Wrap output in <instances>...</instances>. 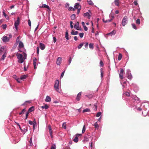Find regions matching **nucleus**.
<instances>
[{"mask_svg": "<svg viewBox=\"0 0 149 149\" xmlns=\"http://www.w3.org/2000/svg\"><path fill=\"white\" fill-rule=\"evenodd\" d=\"M128 106L130 107H134L135 110L139 111H141L143 107L147 109L145 107L148 106V104L147 103H143L141 104L139 99L137 97L136 95H132L130 97L126 99Z\"/></svg>", "mask_w": 149, "mask_h": 149, "instance_id": "1", "label": "nucleus"}, {"mask_svg": "<svg viewBox=\"0 0 149 149\" xmlns=\"http://www.w3.org/2000/svg\"><path fill=\"white\" fill-rule=\"evenodd\" d=\"M17 58L18 59V62L19 63H22L26 59L23 57L22 54L19 53H17L16 54Z\"/></svg>", "mask_w": 149, "mask_h": 149, "instance_id": "2", "label": "nucleus"}, {"mask_svg": "<svg viewBox=\"0 0 149 149\" xmlns=\"http://www.w3.org/2000/svg\"><path fill=\"white\" fill-rule=\"evenodd\" d=\"M128 18L127 16H125L122 19L121 24L123 26H125L128 22Z\"/></svg>", "mask_w": 149, "mask_h": 149, "instance_id": "3", "label": "nucleus"}, {"mask_svg": "<svg viewBox=\"0 0 149 149\" xmlns=\"http://www.w3.org/2000/svg\"><path fill=\"white\" fill-rule=\"evenodd\" d=\"M59 82L58 80H56L55 81L54 87L55 90L59 93H60L59 89Z\"/></svg>", "mask_w": 149, "mask_h": 149, "instance_id": "4", "label": "nucleus"}, {"mask_svg": "<svg viewBox=\"0 0 149 149\" xmlns=\"http://www.w3.org/2000/svg\"><path fill=\"white\" fill-rule=\"evenodd\" d=\"M120 83L123 87V89L124 92L125 90L127 89V81H121Z\"/></svg>", "mask_w": 149, "mask_h": 149, "instance_id": "5", "label": "nucleus"}, {"mask_svg": "<svg viewBox=\"0 0 149 149\" xmlns=\"http://www.w3.org/2000/svg\"><path fill=\"white\" fill-rule=\"evenodd\" d=\"M20 19L19 17H18L16 21H15L14 23V26L16 30L17 31L18 29V26L19 24Z\"/></svg>", "mask_w": 149, "mask_h": 149, "instance_id": "6", "label": "nucleus"}, {"mask_svg": "<svg viewBox=\"0 0 149 149\" xmlns=\"http://www.w3.org/2000/svg\"><path fill=\"white\" fill-rule=\"evenodd\" d=\"M88 12H87L86 13H85L84 14V16L85 17H86L88 19H90L91 17V16L92 15V13H91L90 11L89 10H88Z\"/></svg>", "mask_w": 149, "mask_h": 149, "instance_id": "7", "label": "nucleus"}, {"mask_svg": "<svg viewBox=\"0 0 149 149\" xmlns=\"http://www.w3.org/2000/svg\"><path fill=\"white\" fill-rule=\"evenodd\" d=\"M91 137L88 135L86 134L84 136V139L83 140L84 143H85L89 140V139Z\"/></svg>", "mask_w": 149, "mask_h": 149, "instance_id": "8", "label": "nucleus"}, {"mask_svg": "<svg viewBox=\"0 0 149 149\" xmlns=\"http://www.w3.org/2000/svg\"><path fill=\"white\" fill-rule=\"evenodd\" d=\"M127 78L130 79H131L132 78V75L131 73L130 70L127 69Z\"/></svg>", "mask_w": 149, "mask_h": 149, "instance_id": "9", "label": "nucleus"}, {"mask_svg": "<svg viewBox=\"0 0 149 149\" xmlns=\"http://www.w3.org/2000/svg\"><path fill=\"white\" fill-rule=\"evenodd\" d=\"M2 40L4 42H8L10 40V38L6 36H3L2 37Z\"/></svg>", "mask_w": 149, "mask_h": 149, "instance_id": "10", "label": "nucleus"}, {"mask_svg": "<svg viewBox=\"0 0 149 149\" xmlns=\"http://www.w3.org/2000/svg\"><path fill=\"white\" fill-rule=\"evenodd\" d=\"M62 61V59L61 57H59L58 58L56 62L57 65H60Z\"/></svg>", "mask_w": 149, "mask_h": 149, "instance_id": "11", "label": "nucleus"}, {"mask_svg": "<svg viewBox=\"0 0 149 149\" xmlns=\"http://www.w3.org/2000/svg\"><path fill=\"white\" fill-rule=\"evenodd\" d=\"M3 53V55L1 58H0V60L1 61H3L4 60L5 57H6L7 53L6 50H5V51Z\"/></svg>", "mask_w": 149, "mask_h": 149, "instance_id": "12", "label": "nucleus"}, {"mask_svg": "<svg viewBox=\"0 0 149 149\" xmlns=\"http://www.w3.org/2000/svg\"><path fill=\"white\" fill-rule=\"evenodd\" d=\"M124 72V70L123 68L120 69V73L119 74L120 78L122 79L123 78V73Z\"/></svg>", "mask_w": 149, "mask_h": 149, "instance_id": "13", "label": "nucleus"}, {"mask_svg": "<svg viewBox=\"0 0 149 149\" xmlns=\"http://www.w3.org/2000/svg\"><path fill=\"white\" fill-rule=\"evenodd\" d=\"M111 18L110 19H107L106 20H105L104 19H103V21L104 22L106 23L108 22H111L112 19H113L114 18V17L113 16H111Z\"/></svg>", "mask_w": 149, "mask_h": 149, "instance_id": "14", "label": "nucleus"}, {"mask_svg": "<svg viewBox=\"0 0 149 149\" xmlns=\"http://www.w3.org/2000/svg\"><path fill=\"white\" fill-rule=\"evenodd\" d=\"M5 50H6V47L5 46H3L0 48V56H1L3 53H4Z\"/></svg>", "mask_w": 149, "mask_h": 149, "instance_id": "15", "label": "nucleus"}, {"mask_svg": "<svg viewBox=\"0 0 149 149\" xmlns=\"http://www.w3.org/2000/svg\"><path fill=\"white\" fill-rule=\"evenodd\" d=\"M116 30H113L111 32L109 33H107V35H109L110 36H112L115 35L116 33Z\"/></svg>", "mask_w": 149, "mask_h": 149, "instance_id": "16", "label": "nucleus"}, {"mask_svg": "<svg viewBox=\"0 0 149 149\" xmlns=\"http://www.w3.org/2000/svg\"><path fill=\"white\" fill-rule=\"evenodd\" d=\"M81 92H80L78 94H77V97L76 98V100L79 101L80 100L81 97Z\"/></svg>", "mask_w": 149, "mask_h": 149, "instance_id": "17", "label": "nucleus"}, {"mask_svg": "<svg viewBox=\"0 0 149 149\" xmlns=\"http://www.w3.org/2000/svg\"><path fill=\"white\" fill-rule=\"evenodd\" d=\"M48 128H49V132L50 133V136H51V138H52V128L50 126V125H49L48 126Z\"/></svg>", "mask_w": 149, "mask_h": 149, "instance_id": "18", "label": "nucleus"}, {"mask_svg": "<svg viewBox=\"0 0 149 149\" xmlns=\"http://www.w3.org/2000/svg\"><path fill=\"white\" fill-rule=\"evenodd\" d=\"M80 6H81L79 5V3H76L74 6V7L75 9L79 8V7L80 8Z\"/></svg>", "mask_w": 149, "mask_h": 149, "instance_id": "19", "label": "nucleus"}, {"mask_svg": "<svg viewBox=\"0 0 149 149\" xmlns=\"http://www.w3.org/2000/svg\"><path fill=\"white\" fill-rule=\"evenodd\" d=\"M51 98L49 96L47 95L46 97L45 101L46 102H50L51 101Z\"/></svg>", "mask_w": 149, "mask_h": 149, "instance_id": "20", "label": "nucleus"}, {"mask_svg": "<svg viewBox=\"0 0 149 149\" xmlns=\"http://www.w3.org/2000/svg\"><path fill=\"white\" fill-rule=\"evenodd\" d=\"M40 49L42 50H44L45 48V45L41 43H40Z\"/></svg>", "mask_w": 149, "mask_h": 149, "instance_id": "21", "label": "nucleus"}, {"mask_svg": "<svg viewBox=\"0 0 149 149\" xmlns=\"http://www.w3.org/2000/svg\"><path fill=\"white\" fill-rule=\"evenodd\" d=\"M24 47V45L22 41H20L19 42L18 47L20 48H22Z\"/></svg>", "mask_w": 149, "mask_h": 149, "instance_id": "22", "label": "nucleus"}, {"mask_svg": "<svg viewBox=\"0 0 149 149\" xmlns=\"http://www.w3.org/2000/svg\"><path fill=\"white\" fill-rule=\"evenodd\" d=\"M74 28L76 30L77 29H78V28H79V23L78 22H77L74 25Z\"/></svg>", "mask_w": 149, "mask_h": 149, "instance_id": "23", "label": "nucleus"}, {"mask_svg": "<svg viewBox=\"0 0 149 149\" xmlns=\"http://www.w3.org/2000/svg\"><path fill=\"white\" fill-rule=\"evenodd\" d=\"M40 8H45L48 9H49V6L48 5L45 4H42L41 6H40Z\"/></svg>", "mask_w": 149, "mask_h": 149, "instance_id": "24", "label": "nucleus"}, {"mask_svg": "<svg viewBox=\"0 0 149 149\" xmlns=\"http://www.w3.org/2000/svg\"><path fill=\"white\" fill-rule=\"evenodd\" d=\"M3 15L7 19H9V17L7 15H6V13H5V11L4 10H3Z\"/></svg>", "mask_w": 149, "mask_h": 149, "instance_id": "25", "label": "nucleus"}, {"mask_svg": "<svg viewBox=\"0 0 149 149\" xmlns=\"http://www.w3.org/2000/svg\"><path fill=\"white\" fill-rule=\"evenodd\" d=\"M41 108L42 109H47L49 108V107L47 104H45L44 106H42L41 107Z\"/></svg>", "mask_w": 149, "mask_h": 149, "instance_id": "26", "label": "nucleus"}, {"mask_svg": "<svg viewBox=\"0 0 149 149\" xmlns=\"http://www.w3.org/2000/svg\"><path fill=\"white\" fill-rule=\"evenodd\" d=\"M114 3L116 6H119V5L118 0H115Z\"/></svg>", "mask_w": 149, "mask_h": 149, "instance_id": "27", "label": "nucleus"}, {"mask_svg": "<svg viewBox=\"0 0 149 149\" xmlns=\"http://www.w3.org/2000/svg\"><path fill=\"white\" fill-rule=\"evenodd\" d=\"M78 33V31H74L73 30H72L71 32V34L72 35H77Z\"/></svg>", "mask_w": 149, "mask_h": 149, "instance_id": "28", "label": "nucleus"}, {"mask_svg": "<svg viewBox=\"0 0 149 149\" xmlns=\"http://www.w3.org/2000/svg\"><path fill=\"white\" fill-rule=\"evenodd\" d=\"M87 2L90 5L93 6L94 5V3L91 0H87Z\"/></svg>", "mask_w": 149, "mask_h": 149, "instance_id": "29", "label": "nucleus"}, {"mask_svg": "<svg viewBox=\"0 0 149 149\" xmlns=\"http://www.w3.org/2000/svg\"><path fill=\"white\" fill-rule=\"evenodd\" d=\"M34 109V107H32L29 108V112H31L33 111Z\"/></svg>", "mask_w": 149, "mask_h": 149, "instance_id": "30", "label": "nucleus"}, {"mask_svg": "<svg viewBox=\"0 0 149 149\" xmlns=\"http://www.w3.org/2000/svg\"><path fill=\"white\" fill-rule=\"evenodd\" d=\"M90 109L88 108H86L83 111V113H85L86 112H90Z\"/></svg>", "mask_w": 149, "mask_h": 149, "instance_id": "31", "label": "nucleus"}, {"mask_svg": "<svg viewBox=\"0 0 149 149\" xmlns=\"http://www.w3.org/2000/svg\"><path fill=\"white\" fill-rule=\"evenodd\" d=\"M94 125L96 129H98L99 128V126L97 122L94 124Z\"/></svg>", "mask_w": 149, "mask_h": 149, "instance_id": "32", "label": "nucleus"}, {"mask_svg": "<svg viewBox=\"0 0 149 149\" xmlns=\"http://www.w3.org/2000/svg\"><path fill=\"white\" fill-rule=\"evenodd\" d=\"M136 24H138V25H139L141 23L140 19H138L136 21Z\"/></svg>", "mask_w": 149, "mask_h": 149, "instance_id": "33", "label": "nucleus"}, {"mask_svg": "<svg viewBox=\"0 0 149 149\" xmlns=\"http://www.w3.org/2000/svg\"><path fill=\"white\" fill-rule=\"evenodd\" d=\"M132 26L133 29L135 30H137V28L136 27V25L134 23H132L131 24Z\"/></svg>", "mask_w": 149, "mask_h": 149, "instance_id": "34", "label": "nucleus"}, {"mask_svg": "<svg viewBox=\"0 0 149 149\" xmlns=\"http://www.w3.org/2000/svg\"><path fill=\"white\" fill-rule=\"evenodd\" d=\"M122 57V54L121 53H119V55L118 56V60L119 61H120Z\"/></svg>", "mask_w": 149, "mask_h": 149, "instance_id": "35", "label": "nucleus"}, {"mask_svg": "<svg viewBox=\"0 0 149 149\" xmlns=\"http://www.w3.org/2000/svg\"><path fill=\"white\" fill-rule=\"evenodd\" d=\"M71 18L72 20H73L75 19V15L74 14H72L71 16Z\"/></svg>", "mask_w": 149, "mask_h": 149, "instance_id": "36", "label": "nucleus"}, {"mask_svg": "<svg viewBox=\"0 0 149 149\" xmlns=\"http://www.w3.org/2000/svg\"><path fill=\"white\" fill-rule=\"evenodd\" d=\"M89 47L91 49H93L94 48L93 44V43H90L89 45Z\"/></svg>", "mask_w": 149, "mask_h": 149, "instance_id": "37", "label": "nucleus"}, {"mask_svg": "<svg viewBox=\"0 0 149 149\" xmlns=\"http://www.w3.org/2000/svg\"><path fill=\"white\" fill-rule=\"evenodd\" d=\"M73 141L74 142H77L78 141V138L77 136H75L74 138L73 139Z\"/></svg>", "mask_w": 149, "mask_h": 149, "instance_id": "38", "label": "nucleus"}, {"mask_svg": "<svg viewBox=\"0 0 149 149\" xmlns=\"http://www.w3.org/2000/svg\"><path fill=\"white\" fill-rule=\"evenodd\" d=\"M26 77V76L25 75H22L20 77L21 79L24 80L25 79Z\"/></svg>", "mask_w": 149, "mask_h": 149, "instance_id": "39", "label": "nucleus"}, {"mask_svg": "<svg viewBox=\"0 0 149 149\" xmlns=\"http://www.w3.org/2000/svg\"><path fill=\"white\" fill-rule=\"evenodd\" d=\"M75 8H73L72 7L70 6L69 7L68 9V10L69 11L71 10H73L74 11L75 10Z\"/></svg>", "mask_w": 149, "mask_h": 149, "instance_id": "40", "label": "nucleus"}, {"mask_svg": "<svg viewBox=\"0 0 149 149\" xmlns=\"http://www.w3.org/2000/svg\"><path fill=\"white\" fill-rule=\"evenodd\" d=\"M83 43L80 44L78 46V48L79 49H80L83 46Z\"/></svg>", "mask_w": 149, "mask_h": 149, "instance_id": "41", "label": "nucleus"}, {"mask_svg": "<svg viewBox=\"0 0 149 149\" xmlns=\"http://www.w3.org/2000/svg\"><path fill=\"white\" fill-rule=\"evenodd\" d=\"M20 41L19 36H18L16 40V43H18V42H19Z\"/></svg>", "mask_w": 149, "mask_h": 149, "instance_id": "42", "label": "nucleus"}, {"mask_svg": "<svg viewBox=\"0 0 149 149\" xmlns=\"http://www.w3.org/2000/svg\"><path fill=\"white\" fill-rule=\"evenodd\" d=\"M72 60V59L71 57H70L69 58V59L68 60V63L69 65L70 64Z\"/></svg>", "mask_w": 149, "mask_h": 149, "instance_id": "43", "label": "nucleus"}, {"mask_svg": "<svg viewBox=\"0 0 149 149\" xmlns=\"http://www.w3.org/2000/svg\"><path fill=\"white\" fill-rule=\"evenodd\" d=\"M25 111V109H23L22 111L20 112L19 113V115H21L22 114H23L24 113V112Z\"/></svg>", "mask_w": 149, "mask_h": 149, "instance_id": "44", "label": "nucleus"}, {"mask_svg": "<svg viewBox=\"0 0 149 149\" xmlns=\"http://www.w3.org/2000/svg\"><path fill=\"white\" fill-rule=\"evenodd\" d=\"M65 70L63 71L61 73V75L60 76V78H62L63 76Z\"/></svg>", "mask_w": 149, "mask_h": 149, "instance_id": "45", "label": "nucleus"}, {"mask_svg": "<svg viewBox=\"0 0 149 149\" xmlns=\"http://www.w3.org/2000/svg\"><path fill=\"white\" fill-rule=\"evenodd\" d=\"M79 35L81 38H82L84 36V33H79Z\"/></svg>", "mask_w": 149, "mask_h": 149, "instance_id": "46", "label": "nucleus"}, {"mask_svg": "<svg viewBox=\"0 0 149 149\" xmlns=\"http://www.w3.org/2000/svg\"><path fill=\"white\" fill-rule=\"evenodd\" d=\"M125 94L126 96L128 97H129L130 96V94L129 92H126L125 93Z\"/></svg>", "mask_w": 149, "mask_h": 149, "instance_id": "47", "label": "nucleus"}, {"mask_svg": "<svg viewBox=\"0 0 149 149\" xmlns=\"http://www.w3.org/2000/svg\"><path fill=\"white\" fill-rule=\"evenodd\" d=\"M62 127L65 129H66V127L65 123H63L62 125Z\"/></svg>", "mask_w": 149, "mask_h": 149, "instance_id": "48", "label": "nucleus"}, {"mask_svg": "<svg viewBox=\"0 0 149 149\" xmlns=\"http://www.w3.org/2000/svg\"><path fill=\"white\" fill-rule=\"evenodd\" d=\"M2 27L3 29H6L7 27V25L6 24H3L2 25Z\"/></svg>", "mask_w": 149, "mask_h": 149, "instance_id": "49", "label": "nucleus"}, {"mask_svg": "<svg viewBox=\"0 0 149 149\" xmlns=\"http://www.w3.org/2000/svg\"><path fill=\"white\" fill-rule=\"evenodd\" d=\"M69 3H66L65 5V7L66 8H69Z\"/></svg>", "mask_w": 149, "mask_h": 149, "instance_id": "50", "label": "nucleus"}, {"mask_svg": "<svg viewBox=\"0 0 149 149\" xmlns=\"http://www.w3.org/2000/svg\"><path fill=\"white\" fill-rule=\"evenodd\" d=\"M101 112H99L98 113H97L96 115V116L97 117H99V116H101Z\"/></svg>", "mask_w": 149, "mask_h": 149, "instance_id": "51", "label": "nucleus"}, {"mask_svg": "<svg viewBox=\"0 0 149 149\" xmlns=\"http://www.w3.org/2000/svg\"><path fill=\"white\" fill-rule=\"evenodd\" d=\"M26 102H28V103H30L31 102L30 101H29V100L26 101L24 103H23V104H22V105L23 106V105H24L25 104H26Z\"/></svg>", "mask_w": 149, "mask_h": 149, "instance_id": "52", "label": "nucleus"}, {"mask_svg": "<svg viewBox=\"0 0 149 149\" xmlns=\"http://www.w3.org/2000/svg\"><path fill=\"white\" fill-rule=\"evenodd\" d=\"M100 67H102L103 66V63L102 61H100Z\"/></svg>", "mask_w": 149, "mask_h": 149, "instance_id": "53", "label": "nucleus"}, {"mask_svg": "<svg viewBox=\"0 0 149 149\" xmlns=\"http://www.w3.org/2000/svg\"><path fill=\"white\" fill-rule=\"evenodd\" d=\"M83 28H84V30L85 31H87L88 29L87 27L86 26H83Z\"/></svg>", "mask_w": 149, "mask_h": 149, "instance_id": "54", "label": "nucleus"}, {"mask_svg": "<svg viewBox=\"0 0 149 149\" xmlns=\"http://www.w3.org/2000/svg\"><path fill=\"white\" fill-rule=\"evenodd\" d=\"M53 42L54 43H55L56 42V38L55 37H54L53 38Z\"/></svg>", "mask_w": 149, "mask_h": 149, "instance_id": "55", "label": "nucleus"}, {"mask_svg": "<svg viewBox=\"0 0 149 149\" xmlns=\"http://www.w3.org/2000/svg\"><path fill=\"white\" fill-rule=\"evenodd\" d=\"M81 9V6H80V7L79 8L77 9H78L77 12V14H79V13L80 12Z\"/></svg>", "mask_w": 149, "mask_h": 149, "instance_id": "56", "label": "nucleus"}, {"mask_svg": "<svg viewBox=\"0 0 149 149\" xmlns=\"http://www.w3.org/2000/svg\"><path fill=\"white\" fill-rule=\"evenodd\" d=\"M134 5L135 6H137L138 5V3H137V1H135L134 2Z\"/></svg>", "mask_w": 149, "mask_h": 149, "instance_id": "57", "label": "nucleus"}, {"mask_svg": "<svg viewBox=\"0 0 149 149\" xmlns=\"http://www.w3.org/2000/svg\"><path fill=\"white\" fill-rule=\"evenodd\" d=\"M28 24H29V26H31V22L30 20L29 19L28 20Z\"/></svg>", "mask_w": 149, "mask_h": 149, "instance_id": "58", "label": "nucleus"}, {"mask_svg": "<svg viewBox=\"0 0 149 149\" xmlns=\"http://www.w3.org/2000/svg\"><path fill=\"white\" fill-rule=\"evenodd\" d=\"M13 77L16 80L18 78L17 76L15 75H13Z\"/></svg>", "mask_w": 149, "mask_h": 149, "instance_id": "59", "label": "nucleus"}, {"mask_svg": "<svg viewBox=\"0 0 149 149\" xmlns=\"http://www.w3.org/2000/svg\"><path fill=\"white\" fill-rule=\"evenodd\" d=\"M29 123L30 125H33V121H31V120H29Z\"/></svg>", "mask_w": 149, "mask_h": 149, "instance_id": "60", "label": "nucleus"}, {"mask_svg": "<svg viewBox=\"0 0 149 149\" xmlns=\"http://www.w3.org/2000/svg\"><path fill=\"white\" fill-rule=\"evenodd\" d=\"M33 64L34 68L35 69H36V63H35V62L34 63H33Z\"/></svg>", "mask_w": 149, "mask_h": 149, "instance_id": "61", "label": "nucleus"}, {"mask_svg": "<svg viewBox=\"0 0 149 149\" xmlns=\"http://www.w3.org/2000/svg\"><path fill=\"white\" fill-rule=\"evenodd\" d=\"M22 131L24 133H25L27 131V130L26 129L24 128L22 130Z\"/></svg>", "mask_w": 149, "mask_h": 149, "instance_id": "62", "label": "nucleus"}, {"mask_svg": "<svg viewBox=\"0 0 149 149\" xmlns=\"http://www.w3.org/2000/svg\"><path fill=\"white\" fill-rule=\"evenodd\" d=\"M36 61H37V59L36 58H34L33 59V63H34L35 62V63H36Z\"/></svg>", "mask_w": 149, "mask_h": 149, "instance_id": "63", "label": "nucleus"}, {"mask_svg": "<svg viewBox=\"0 0 149 149\" xmlns=\"http://www.w3.org/2000/svg\"><path fill=\"white\" fill-rule=\"evenodd\" d=\"M74 40L75 41H77L78 40V38L77 36H75L74 37Z\"/></svg>", "mask_w": 149, "mask_h": 149, "instance_id": "64", "label": "nucleus"}]
</instances>
